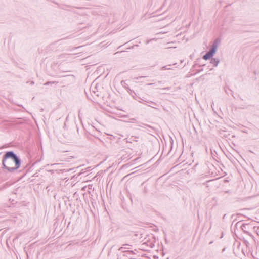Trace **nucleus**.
<instances>
[{
  "label": "nucleus",
  "instance_id": "12",
  "mask_svg": "<svg viewBox=\"0 0 259 259\" xmlns=\"http://www.w3.org/2000/svg\"><path fill=\"white\" fill-rule=\"evenodd\" d=\"M82 24H83V23H80L78 24V29H81V28L79 26L82 25Z\"/></svg>",
  "mask_w": 259,
  "mask_h": 259
},
{
  "label": "nucleus",
  "instance_id": "9",
  "mask_svg": "<svg viewBox=\"0 0 259 259\" xmlns=\"http://www.w3.org/2000/svg\"><path fill=\"white\" fill-rule=\"evenodd\" d=\"M57 83L58 82H54V81H53V82H49H49H46L45 84V85H48V84H54V83H56L57 84Z\"/></svg>",
  "mask_w": 259,
  "mask_h": 259
},
{
  "label": "nucleus",
  "instance_id": "15",
  "mask_svg": "<svg viewBox=\"0 0 259 259\" xmlns=\"http://www.w3.org/2000/svg\"><path fill=\"white\" fill-rule=\"evenodd\" d=\"M38 161H39L38 160H36L35 162H33V164L34 165L35 163H36V162H38Z\"/></svg>",
  "mask_w": 259,
  "mask_h": 259
},
{
  "label": "nucleus",
  "instance_id": "16",
  "mask_svg": "<svg viewBox=\"0 0 259 259\" xmlns=\"http://www.w3.org/2000/svg\"><path fill=\"white\" fill-rule=\"evenodd\" d=\"M225 92H226L227 94H228V91H227L225 89Z\"/></svg>",
  "mask_w": 259,
  "mask_h": 259
},
{
  "label": "nucleus",
  "instance_id": "14",
  "mask_svg": "<svg viewBox=\"0 0 259 259\" xmlns=\"http://www.w3.org/2000/svg\"><path fill=\"white\" fill-rule=\"evenodd\" d=\"M148 106L150 107H151L152 108H156L154 106H153V104H151V105H148Z\"/></svg>",
  "mask_w": 259,
  "mask_h": 259
},
{
  "label": "nucleus",
  "instance_id": "18",
  "mask_svg": "<svg viewBox=\"0 0 259 259\" xmlns=\"http://www.w3.org/2000/svg\"><path fill=\"white\" fill-rule=\"evenodd\" d=\"M230 92H231V93H232V95L233 96V94H232L233 92L232 91V90H230Z\"/></svg>",
  "mask_w": 259,
  "mask_h": 259
},
{
  "label": "nucleus",
  "instance_id": "11",
  "mask_svg": "<svg viewBox=\"0 0 259 259\" xmlns=\"http://www.w3.org/2000/svg\"><path fill=\"white\" fill-rule=\"evenodd\" d=\"M247 224H243L241 226L242 229L243 230L244 228H245L246 226H247Z\"/></svg>",
  "mask_w": 259,
  "mask_h": 259
},
{
  "label": "nucleus",
  "instance_id": "1",
  "mask_svg": "<svg viewBox=\"0 0 259 259\" xmlns=\"http://www.w3.org/2000/svg\"><path fill=\"white\" fill-rule=\"evenodd\" d=\"M2 164L3 168L12 172L19 168L21 160L13 151H7L3 156Z\"/></svg>",
  "mask_w": 259,
  "mask_h": 259
},
{
  "label": "nucleus",
  "instance_id": "3",
  "mask_svg": "<svg viewBox=\"0 0 259 259\" xmlns=\"http://www.w3.org/2000/svg\"><path fill=\"white\" fill-rule=\"evenodd\" d=\"M31 244L28 245V246H26L25 247V250L27 255V258H28L31 254L32 248L31 247Z\"/></svg>",
  "mask_w": 259,
  "mask_h": 259
},
{
  "label": "nucleus",
  "instance_id": "4",
  "mask_svg": "<svg viewBox=\"0 0 259 259\" xmlns=\"http://www.w3.org/2000/svg\"><path fill=\"white\" fill-rule=\"evenodd\" d=\"M131 246H132L131 245L127 244H123L122 247L119 248L118 250L125 253L126 251H124L123 250L127 249V250H129V249H131Z\"/></svg>",
  "mask_w": 259,
  "mask_h": 259
},
{
  "label": "nucleus",
  "instance_id": "6",
  "mask_svg": "<svg viewBox=\"0 0 259 259\" xmlns=\"http://www.w3.org/2000/svg\"><path fill=\"white\" fill-rule=\"evenodd\" d=\"M138 251L137 249H135L134 250H126L125 251V254H124V256H128V255H130L131 254H136Z\"/></svg>",
  "mask_w": 259,
  "mask_h": 259
},
{
  "label": "nucleus",
  "instance_id": "8",
  "mask_svg": "<svg viewBox=\"0 0 259 259\" xmlns=\"http://www.w3.org/2000/svg\"><path fill=\"white\" fill-rule=\"evenodd\" d=\"M171 66V65H168V66H163V67L161 68V70H169V69H170V68H168V67H168V66Z\"/></svg>",
  "mask_w": 259,
  "mask_h": 259
},
{
  "label": "nucleus",
  "instance_id": "2",
  "mask_svg": "<svg viewBox=\"0 0 259 259\" xmlns=\"http://www.w3.org/2000/svg\"><path fill=\"white\" fill-rule=\"evenodd\" d=\"M218 48V39L214 41L211 48L203 56L202 58L205 60L211 59L215 53Z\"/></svg>",
  "mask_w": 259,
  "mask_h": 259
},
{
  "label": "nucleus",
  "instance_id": "10",
  "mask_svg": "<svg viewBox=\"0 0 259 259\" xmlns=\"http://www.w3.org/2000/svg\"><path fill=\"white\" fill-rule=\"evenodd\" d=\"M151 104H153V106H157V104L154 102H152V101H150L149 102Z\"/></svg>",
  "mask_w": 259,
  "mask_h": 259
},
{
  "label": "nucleus",
  "instance_id": "7",
  "mask_svg": "<svg viewBox=\"0 0 259 259\" xmlns=\"http://www.w3.org/2000/svg\"><path fill=\"white\" fill-rule=\"evenodd\" d=\"M92 135L93 136H94L96 138H98V136L100 135V131H98V130H93V131H92Z\"/></svg>",
  "mask_w": 259,
  "mask_h": 259
},
{
  "label": "nucleus",
  "instance_id": "13",
  "mask_svg": "<svg viewBox=\"0 0 259 259\" xmlns=\"http://www.w3.org/2000/svg\"><path fill=\"white\" fill-rule=\"evenodd\" d=\"M170 89L169 87H167V88H163V90H169Z\"/></svg>",
  "mask_w": 259,
  "mask_h": 259
},
{
  "label": "nucleus",
  "instance_id": "17",
  "mask_svg": "<svg viewBox=\"0 0 259 259\" xmlns=\"http://www.w3.org/2000/svg\"><path fill=\"white\" fill-rule=\"evenodd\" d=\"M225 92H226L227 94H228V91H227L225 89Z\"/></svg>",
  "mask_w": 259,
  "mask_h": 259
},
{
  "label": "nucleus",
  "instance_id": "5",
  "mask_svg": "<svg viewBox=\"0 0 259 259\" xmlns=\"http://www.w3.org/2000/svg\"><path fill=\"white\" fill-rule=\"evenodd\" d=\"M220 62L219 59L217 58H212L211 59L210 63L213 65L214 67H217Z\"/></svg>",
  "mask_w": 259,
  "mask_h": 259
}]
</instances>
